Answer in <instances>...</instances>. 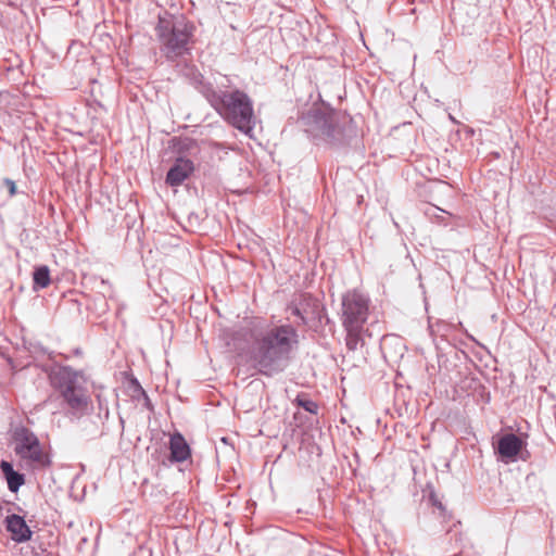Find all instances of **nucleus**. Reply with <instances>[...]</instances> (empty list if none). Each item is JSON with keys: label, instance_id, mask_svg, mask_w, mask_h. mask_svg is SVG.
<instances>
[{"label": "nucleus", "instance_id": "f257e3e1", "mask_svg": "<svg viewBox=\"0 0 556 556\" xmlns=\"http://www.w3.org/2000/svg\"><path fill=\"white\" fill-rule=\"evenodd\" d=\"M298 338L291 325L275 326L256 336L249 352L253 367L267 377L282 372L289 366Z\"/></svg>", "mask_w": 556, "mask_h": 556}, {"label": "nucleus", "instance_id": "f03ea898", "mask_svg": "<svg viewBox=\"0 0 556 556\" xmlns=\"http://www.w3.org/2000/svg\"><path fill=\"white\" fill-rule=\"evenodd\" d=\"M195 88L206 99L215 112L229 125L252 137L256 124L251 98L238 88L216 87L205 81L201 74L194 78Z\"/></svg>", "mask_w": 556, "mask_h": 556}, {"label": "nucleus", "instance_id": "7ed1b4c3", "mask_svg": "<svg viewBox=\"0 0 556 556\" xmlns=\"http://www.w3.org/2000/svg\"><path fill=\"white\" fill-rule=\"evenodd\" d=\"M50 384L62 400L66 414L80 418L89 410L90 395L87 379L81 370L67 365H55L49 374Z\"/></svg>", "mask_w": 556, "mask_h": 556}, {"label": "nucleus", "instance_id": "20e7f679", "mask_svg": "<svg viewBox=\"0 0 556 556\" xmlns=\"http://www.w3.org/2000/svg\"><path fill=\"white\" fill-rule=\"evenodd\" d=\"M195 26L182 14L164 12L159 15L155 34L160 42V50L169 60L189 54L193 43Z\"/></svg>", "mask_w": 556, "mask_h": 556}, {"label": "nucleus", "instance_id": "39448f33", "mask_svg": "<svg viewBox=\"0 0 556 556\" xmlns=\"http://www.w3.org/2000/svg\"><path fill=\"white\" fill-rule=\"evenodd\" d=\"M300 126L312 138L330 146L345 144L351 130L345 127L346 119L331 108H312L302 114Z\"/></svg>", "mask_w": 556, "mask_h": 556}, {"label": "nucleus", "instance_id": "423d86ee", "mask_svg": "<svg viewBox=\"0 0 556 556\" xmlns=\"http://www.w3.org/2000/svg\"><path fill=\"white\" fill-rule=\"evenodd\" d=\"M14 452L25 464L31 467H46L50 464L38 437L27 427L17 426L13 430Z\"/></svg>", "mask_w": 556, "mask_h": 556}, {"label": "nucleus", "instance_id": "0eeeda50", "mask_svg": "<svg viewBox=\"0 0 556 556\" xmlns=\"http://www.w3.org/2000/svg\"><path fill=\"white\" fill-rule=\"evenodd\" d=\"M369 302L368 296L356 290L346 292L341 302L342 325L364 326L368 319Z\"/></svg>", "mask_w": 556, "mask_h": 556}, {"label": "nucleus", "instance_id": "6e6552de", "mask_svg": "<svg viewBox=\"0 0 556 556\" xmlns=\"http://www.w3.org/2000/svg\"><path fill=\"white\" fill-rule=\"evenodd\" d=\"M287 311L300 318L302 325H308L321 318L320 304L308 294H300L288 305Z\"/></svg>", "mask_w": 556, "mask_h": 556}, {"label": "nucleus", "instance_id": "1a4fd4ad", "mask_svg": "<svg viewBox=\"0 0 556 556\" xmlns=\"http://www.w3.org/2000/svg\"><path fill=\"white\" fill-rule=\"evenodd\" d=\"M194 170L193 162L186 157H178L168 169L166 184L172 187L180 186Z\"/></svg>", "mask_w": 556, "mask_h": 556}, {"label": "nucleus", "instance_id": "9d476101", "mask_svg": "<svg viewBox=\"0 0 556 556\" xmlns=\"http://www.w3.org/2000/svg\"><path fill=\"white\" fill-rule=\"evenodd\" d=\"M4 523L14 542L24 543L31 539L33 531L26 523L24 517L12 514L5 517Z\"/></svg>", "mask_w": 556, "mask_h": 556}, {"label": "nucleus", "instance_id": "9b49d317", "mask_svg": "<svg viewBox=\"0 0 556 556\" xmlns=\"http://www.w3.org/2000/svg\"><path fill=\"white\" fill-rule=\"evenodd\" d=\"M522 448V440L514 434L506 433L497 442V453L502 459L514 460Z\"/></svg>", "mask_w": 556, "mask_h": 556}, {"label": "nucleus", "instance_id": "f8f14e48", "mask_svg": "<svg viewBox=\"0 0 556 556\" xmlns=\"http://www.w3.org/2000/svg\"><path fill=\"white\" fill-rule=\"evenodd\" d=\"M169 451H170V462L172 463H182L187 460L190 455V446L188 445L186 439L180 432H175L169 438Z\"/></svg>", "mask_w": 556, "mask_h": 556}, {"label": "nucleus", "instance_id": "ddd939ff", "mask_svg": "<svg viewBox=\"0 0 556 556\" xmlns=\"http://www.w3.org/2000/svg\"><path fill=\"white\" fill-rule=\"evenodd\" d=\"M0 468L4 475L8 488L11 492L15 493L25 483V476L14 470L11 463L2 460Z\"/></svg>", "mask_w": 556, "mask_h": 556}, {"label": "nucleus", "instance_id": "4468645a", "mask_svg": "<svg viewBox=\"0 0 556 556\" xmlns=\"http://www.w3.org/2000/svg\"><path fill=\"white\" fill-rule=\"evenodd\" d=\"M346 331L345 345L350 351H355L359 345L364 344L363 332L364 326L342 325Z\"/></svg>", "mask_w": 556, "mask_h": 556}, {"label": "nucleus", "instance_id": "2eb2a0df", "mask_svg": "<svg viewBox=\"0 0 556 556\" xmlns=\"http://www.w3.org/2000/svg\"><path fill=\"white\" fill-rule=\"evenodd\" d=\"M33 281L35 291L47 288L51 282L49 267L46 265L36 267L33 273Z\"/></svg>", "mask_w": 556, "mask_h": 556}, {"label": "nucleus", "instance_id": "dca6fc26", "mask_svg": "<svg viewBox=\"0 0 556 556\" xmlns=\"http://www.w3.org/2000/svg\"><path fill=\"white\" fill-rule=\"evenodd\" d=\"M296 401H298L299 406L304 408L306 412H308L311 414H317L318 405L316 402L308 400V399H301V397H298Z\"/></svg>", "mask_w": 556, "mask_h": 556}, {"label": "nucleus", "instance_id": "f3484780", "mask_svg": "<svg viewBox=\"0 0 556 556\" xmlns=\"http://www.w3.org/2000/svg\"><path fill=\"white\" fill-rule=\"evenodd\" d=\"M3 182L8 187L10 195L11 197L15 195L16 194V185H15V182L12 179H10V178H5Z\"/></svg>", "mask_w": 556, "mask_h": 556}, {"label": "nucleus", "instance_id": "a211bd4d", "mask_svg": "<svg viewBox=\"0 0 556 556\" xmlns=\"http://www.w3.org/2000/svg\"><path fill=\"white\" fill-rule=\"evenodd\" d=\"M101 285L103 286L104 291H106L108 289H111V286L103 279L101 280Z\"/></svg>", "mask_w": 556, "mask_h": 556}, {"label": "nucleus", "instance_id": "6ab92c4d", "mask_svg": "<svg viewBox=\"0 0 556 556\" xmlns=\"http://www.w3.org/2000/svg\"><path fill=\"white\" fill-rule=\"evenodd\" d=\"M74 353H75V355H80V354H81V352H80V350H79V349H76V350L74 351Z\"/></svg>", "mask_w": 556, "mask_h": 556}]
</instances>
